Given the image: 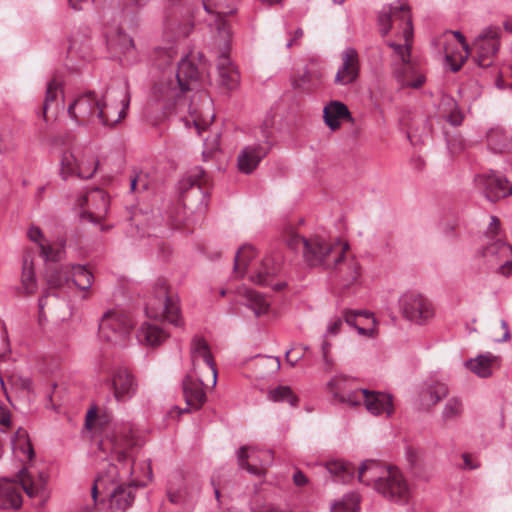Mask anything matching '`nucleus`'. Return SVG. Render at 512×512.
Returning a JSON list of instances; mask_svg holds the SVG:
<instances>
[{"label":"nucleus","instance_id":"412c9836","mask_svg":"<svg viewBox=\"0 0 512 512\" xmlns=\"http://www.w3.org/2000/svg\"><path fill=\"white\" fill-rule=\"evenodd\" d=\"M208 386L203 381V375L189 372L183 380V395L187 405L191 409H199L206 401V392Z\"/></svg>","mask_w":512,"mask_h":512},{"label":"nucleus","instance_id":"4468645a","mask_svg":"<svg viewBox=\"0 0 512 512\" xmlns=\"http://www.w3.org/2000/svg\"><path fill=\"white\" fill-rule=\"evenodd\" d=\"M191 358L193 368L190 372L203 375L205 384L215 386L217 371L210 348L204 338L200 336L193 338L191 343Z\"/></svg>","mask_w":512,"mask_h":512},{"label":"nucleus","instance_id":"423d86ee","mask_svg":"<svg viewBox=\"0 0 512 512\" xmlns=\"http://www.w3.org/2000/svg\"><path fill=\"white\" fill-rule=\"evenodd\" d=\"M358 480L372 486L384 498L396 503H408L411 497L409 483L395 466L368 460L358 468Z\"/></svg>","mask_w":512,"mask_h":512},{"label":"nucleus","instance_id":"a19ab883","mask_svg":"<svg viewBox=\"0 0 512 512\" xmlns=\"http://www.w3.org/2000/svg\"><path fill=\"white\" fill-rule=\"evenodd\" d=\"M269 399L274 402H287L291 406H296L298 397L293 393L289 386H278L269 391Z\"/></svg>","mask_w":512,"mask_h":512},{"label":"nucleus","instance_id":"20e7f679","mask_svg":"<svg viewBox=\"0 0 512 512\" xmlns=\"http://www.w3.org/2000/svg\"><path fill=\"white\" fill-rule=\"evenodd\" d=\"M199 72L197 67L187 58L184 57L178 63L175 75V82L160 83L155 87L157 100L151 109H163L162 116L157 118L154 124H159L162 119L168 117L172 111L182 109L188 110L194 123V128H204L196 116L197 109L193 106L196 95L199 97L206 96L205 93L199 92L193 94L189 100L187 93L194 92L198 87Z\"/></svg>","mask_w":512,"mask_h":512},{"label":"nucleus","instance_id":"c85d7f7f","mask_svg":"<svg viewBox=\"0 0 512 512\" xmlns=\"http://www.w3.org/2000/svg\"><path fill=\"white\" fill-rule=\"evenodd\" d=\"M236 293L243 298L245 305L249 307L257 317L266 316L270 313V302L261 293L247 287L238 288Z\"/></svg>","mask_w":512,"mask_h":512},{"label":"nucleus","instance_id":"c03bdc74","mask_svg":"<svg viewBox=\"0 0 512 512\" xmlns=\"http://www.w3.org/2000/svg\"><path fill=\"white\" fill-rule=\"evenodd\" d=\"M58 89H59V83L55 79L48 82L45 100L43 103V116L45 119H47L48 111L52 108L53 104L57 101Z\"/></svg>","mask_w":512,"mask_h":512},{"label":"nucleus","instance_id":"72a5a7b5","mask_svg":"<svg viewBox=\"0 0 512 512\" xmlns=\"http://www.w3.org/2000/svg\"><path fill=\"white\" fill-rule=\"evenodd\" d=\"M45 278L49 291L64 287L71 280V266H50Z\"/></svg>","mask_w":512,"mask_h":512},{"label":"nucleus","instance_id":"5fc2aeb1","mask_svg":"<svg viewBox=\"0 0 512 512\" xmlns=\"http://www.w3.org/2000/svg\"><path fill=\"white\" fill-rule=\"evenodd\" d=\"M462 460L463 464L461 468L463 469L473 470L480 466V462L478 461L477 457L471 453H463Z\"/></svg>","mask_w":512,"mask_h":512},{"label":"nucleus","instance_id":"4d7b16f0","mask_svg":"<svg viewBox=\"0 0 512 512\" xmlns=\"http://www.w3.org/2000/svg\"><path fill=\"white\" fill-rule=\"evenodd\" d=\"M406 458L411 466H416L421 458V451L415 447H408L406 450Z\"/></svg>","mask_w":512,"mask_h":512},{"label":"nucleus","instance_id":"6e6552de","mask_svg":"<svg viewBox=\"0 0 512 512\" xmlns=\"http://www.w3.org/2000/svg\"><path fill=\"white\" fill-rule=\"evenodd\" d=\"M210 179L202 169H195L179 183L181 207L171 215L172 225L176 228L188 226L187 211H200L205 205L209 193Z\"/></svg>","mask_w":512,"mask_h":512},{"label":"nucleus","instance_id":"4be33fe9","mask_svg":"<svg viewBox=\"0 0 512 512\" xmlns=\"http://www.w3.org/2000/svg\"><path fill=\"white\" fill-rule=\"evenodd\" d=\"M328 389L336 400L349 406H359L360 398L358 393H362L365 390L357 388L355 381L345 376L333 378L328 383Z\"/></svg>","mask_w":512,"mask_h":512},{"label":"nucleus","instance_id":"2eb2a0df","mask_svg":"<svg viewBox=\"0 0 512 512\" xmlns=\"http://www.w3.org/2000/svg\"><path fill=\"white\" fill-rule=\"evenodd\" d=\"M477 190L490 202H498L512 195V183L503 175L494 171L475 176Z\"/></svg>","mask_w":512,"mask_h":512},{"label":"nucleus","instance_id":"1a4fd4ad","mask_svg":"<svg viewBox=\"0 0 512 512\" xmlns=\"http://www.w3.org/2000/svg\"><path fill=\"white\" fill-rule=\"evenodd\" d=\"M499 227L500 221L492 217L486 233L489 242L481 250L480 255L495 273L508 277L512 273V246L500 238L496 239Z\"/></svg>","mask_w":512,"mask_h":512},{"label":"nucleus","instance_id":"bb28decb","mask_svg":"<svg viewBox=\"0 0 512 512\" xmlns=\"http://www.w3.org/2000/svg\"><path fill=\"white\" fill-rule=\"evenodd\" d=\"M323 119L329 128H339L344 121L353 123L348 107L340 101H331L324 107Z\"/></svg>","mask_w":512,"mask_h":512},{"label":"nucleus","instance_id":"8fccbe9b","mask_svg":"<svg viewBox=\"0 0 512 512\" xmlns=\"http://www.w3.org/2000/svg\"><path fill=\"white\" fill-rule=\"evenodd\" d=\"M302 85H305L306 88H312L317 85L320 80V73L317 71H312L309 69L304 70L302 75L299 78Z\"/></svg>","mask_w":512,"mask_h":512},{"label":"nucleus","instance_id":"393cba45","mask_svg":"<svg viewBox=\"0 0 512 512\" xmlns=\"http://www.w3.org/2000/svg\"><path fill=\"white\" fill-rule=\"evenodd\" d=\"M267 153L268 149L262 145L244 147L237 156L238 170L243 174L253 173Z\"/></svg>","mask_w":512,"mask_h":512},{"label":"nucleus","instance_id":"3c124183","mask_svg":"<svg viewBox=\"0 0 512 512\" xmlns=\"http://www.w3.org/2000/svg\"><path fill=\"white\" fill-rule=\"evenodd\" d=\"M306 350H307V347H304V346H301V345L300 346H295V347L291 348L286 353V361L292 367L295 366L298 363V361L300 359H302V357L304 356Z\"/></svg>","mask_w":512,"mask_h":512},{"label":"nucleus","instance_id":"7c9ffc66","mask_svg":"<svg viewBox=\"0 0 512 512\" xmlns=\"http://www.w3.org/2000/svg\"><path fill=\"white\" fill-rule=\"evenodd\" d=\"M465 366L477 376L485 378L492 375L493 371L499 367V362L498 357L486 354L468 360Z\"/></svg>","mask_w":512,"mask_h":512},{"label":"nucleus","instance_id":"4c0bfd02","mask_svg":"<svg viewBox=\"0 0 512 512\" xmlns=\"http://www.w3.org/2000/svg\"><path fill=\"white\" fill-rule=\"evenodd\" d=\"M71 280L81 290H88L93 283L92 273L82 265L71 266Z\"/></svg>","mask_w":512,"mask_h":512},{"label":"nucleus","instance_id":"f8f14e48","mask_svg":"<svg viewBox=\"0 0 512 512\" xmlns=\"http://www.w3.org/2000/svg\"><path fill=\"white\" fill-rule=\"evenodd\" d=\"M99 166L96 152L87 147L83 150L65 151L61 159V175L67 178L76 175L80 178H91Z\"/></svg>","mask_w":512,"mask_h":512},{"label":"nucleus","instance_id":"f257e3e1","mask_svg":"<svg viewBox=\"0 0 512 512\" xmlns=\"http://www.w3.org/2000/svg\"><path fill=\"white\" fill-rule=\"evenodd\" d=\"M143 445L139 434L130 425L114 428L99 442V449L115 463L99 476L92 488L95 500L99 490L109 493V508L115 512L129 509L135 499V489L151 480L152 469L148 459H138Z\"/></svg>","mask_w":512,"mask_h":512},{"label":"nucleus","instance_id":"aec40b11","mask_svg":"<svg viewBox=\"0 0 512 512\" xmlns=\"http://www.w3.org/2000/svg\"><path fill=\"white\" fill-rule=\"evenodd\" d=\"M341 65L338 67L334 77V84L347 86L354 83L360 73V60L357 50L353 47H346L340 54Z\"/></svg>","mask_w":512,"mask_h":512},{"label":"nucleus","instance_id":"c756f323","mask_svg":"<svg viewBox=\"0 0 512 512\" xmlns=\"http://www.w3.org/2000/svg\"><path fill=\"white\" fill-rule=\"evenodd\" d=\"M28 238L36 243L40 249V255L46 261L56 262L61 259L63 253L62 247L51 245L44 237L40 228L31 226L28 230Z\"/></svg>","mask_w":512,"mask_h":512},{"label":"nucleus","instance_id":"a878e982","mask_svg":"<svg viewBox=\"0 0 512 512\" xmlns=\"http://www.w3.org/2000/svg\"><path fill=\"white\" fill-rule=\"evenodd\" d=\"M345 322L357 329L359 334L368 337L376 335V320L366 310H345L343 312Z\"/></svg>","mask_w":512,"mask_h":512},{"label":"nucleus","instance_id":"58836bf2","mask_svg":"<svg viewBox=\"0 0 512 512\" xmlns=\"http://www.w3.org/2000/svg\"><path fill=\"white\" fill-rule=\"evenodd\" d=\"M326 468L330 474L334 475L342 482H349L355 474V467L346 462H330L327 463Z\"/></svg>","mask_w":512,"mask_h":512},{"label":"nucleus","instance_id":"9d476101","mask_svg":"<svg viewBox=\"0 0 512 512\" xmlns=\"http://www.w3.org/2000/svg\"><path fill=\"white\" fill-rule=\"evenodd\" d=\"M146 313L149 318L165 319L175 326L182 324L178 297L165 279L155 283L154 297L147 304Z\"/></svg>","mask_w":512,"mask_h":512},{"label":"nucleus","instance_id":"6ab92c4d","mask_svg":"<svg viewBox=\"0 0 512 512\" xmlns=\"http://www.w3.org/2000/svg\"><path fill=\"white\" fill-rule=\"evenodd\" d=\"M78 204L81 208L85 207L82 217H87L92 222H100L108 212L109 198L105 191L95 188L83 195Z\"/></svg>","mask_w":512,"mask_h":512},{"label":"nucleus","instance_id":"6e6d98bb","mask_svg":"<svg viewBox=\"0 0 512 512\" xmlns=\"http://www.w3.org/2000/svg\"><path fill=\"white\" fill-rule=\"evenodd\" d=\"M499 330V333L497 331L494 332V340L498 342L507 341L510 338V335L508 324L504 320L500 321Z\"/></svg>","mask_w":512,"mask_h":512},{"label":"nucleus","instance_id":"49530a36","mask_svg":"<svg viewBox=\"0 0 512 512\" xmlns=\"http://www.w3.org/2000/svg\"><path fill=\"white\" fill-rule=\"evenodd\" d=\"M203 8L207 14L210 15V19H207V23L210 27H215L218 32H221L224 28V17L221 13H214L212 6L206 1H202Z\"/></svg>","mask_w":512,"mask_h":512},{"label":"nucleus","instance_id":"e433bc0d","mask_svg":"<svg viewBox=\"0 0 512 512\" xmlns=\"http://www.w3.org/2000/svg\"><path fill=\"white\" fill-rule=\"evenodd\" d=\"M255 249L250 245H243L235 256L234 273L241 277L245 274L249 263L255 258Z\"/></svg>","mask_w":512,"mask_h":512},{"label":"nucleus","instance_id":"79ce46f5","mask_svg":"<svg viewBox=\"0 0 512 512\" xmlns=\"http://www.w3.org/2000/svg\"><path fill=\"white\" fill-rule=\"evenodd\" d=\"M240 85V73L238 67L226 54V92L234 91Z\"/></svg>","mask_w":512,"mask_h":512},{"label":"nucleus","instance_id":"e2e57ef3","mask_svg":"<svg viewBox=\"0 0 512 512\" xmlns=\"http://www.w3.org/2000/svg\"><path fill=\"white\" fill-rule=\"evenodd\" d=\"M499 132H500V130H491V132L487 134V140H488L489 146H491V148L493 150L502 152L504 148L493 146L494 139L501 135V133H499Z\"/></svg>","mask_w":512,"mask_h":512},{"label":"nucleus","instance_id":"de8ad7c7","mask_svg":"<svg viewBox=\"0 0 512 512\" xmlns=\"http://www.w3.org/2000/svg\"><path fill=\"white\" fill-rule=\"evenodd\" d=\"M359 508V496L356 494L350 495L347 499L336 503L333 506V512H356Z\"/></svg>","mask_w":512,"mask_h":512},{"label":"nucleus","instance_id":"37998d69","mask_svg":"<svg viewBox=\"0 0 512 512\" xmlns=\"http://www.w3.org/2000/svg\"><path fill=\"white\" fill-rule=\"evenodd\" d=\"M463 413V403L457 397L450 398L443 409L442 417L446 420H455Z\"/></svg>","mask_w":512,"mask_h":512},{"label":"nucleus","instance_id":"cd10ccee","mask_svg":"<svg viewBox=\"0 0 512 512\" xmlns=\"http://www.w3.org/2000/svg\"><path fill=\"white\" fill-rule=\"evenodd\" d=\"M168 337V332L158 324L151 322H144L137 333L138 341L142 345L152 348L161 345Z\"/></svg>","mask_w":512,"mask_h":512},{"label":"nucleus","instance_id":"dca6fc26","mask_svg":"<svg viewBox=\"0 0 512 512\" xmlns=\"http://www.w3.org/2000/svg\"><path fill=\"white\" fill-rule=\"evenodd\" d=\"M501 33L499 26H488L475 38L474 60L478 66L485 68L492 65V59L500 48Z\"/></svg>","mask_w":512,"mask_h":512},{"label":"nucleus","instance_id":"338daca9","mask_svg":"<svg viewBox=\"0 0 512 512\" xmlns=\"http://www.w3.org/2000/svg\"><path fill=\"white\" fill-rule=\"evenodd\" d=\"M212 485L214 487V493L216 496V499L220 501L221 497V480L217 478L216 476H213L211 479Z\"/></svg>","mask_w":512,"mask_h":512},{"label":"nucleus","instance_id":"c9c22d12","mask_svg":"<svg viewBox=\"0 0 512 512\" xmlns=\"http://www.w3.org/2000/svg\"><path fill=\"white\" fill-rule=\"evenodd\" d=\"M2 388L7 396V399L10 400L9 397V389L13 391H26L29 392L31 389V381L28 378H25L21 375L12 373L8 376L1 377Z\"/></svg>","mask_w":512,"mask_h":512},{"label":"nucleus","instance_id":"f704fd0d","mask_svg":"<svg viewBox=\"0 0 512 512\" xmlns=\"http://www.w3.org/2000/svg\"><path fill=\"white\" fill-rule=\"evenodd\" d=\"M448 388L445 384L433 382L421 393L420 401L423 407L429 408L436 405L440 400L446 397Z\"/></svg>","mask_w":512,"mask_h":512},{"label":"nucleus","instance_id":"680f3d73","mask_svg":"<svg viewBox=\"0 0 512 512\" xmlns=\"http://www.w3.org/2000/svg\"><path fill=\"white\" fill-rule=\"evenodd\" d=\"M138 186H141V188L144 190L147 189V183L145 181L144 175H138L136 178H134L131 181V190L132 191H138L139 190Z\"/></svg>","mask_w":512,"mask_h":512},{"label":"nucleus","instance_id":"f03ea898","mask_svg":"<svg viewBox=\"0 0 512 512\" xmlns=\"http://www.w3.org/2000/svg\"><path fill=\"white\" fill-rule=\"evenodd\" d=\"M283 242L288 248L302 251L305 263L336 273L346 286L354 285L361 276V266L350 252V246L341 239H329L321 235L301 236L293 226L284 229Z\"/></svg>","mask_w":512,"mask_h":512},{"label":"nucleus","instance_id":"a18cd8bd","mask_svg":"<svg viewBox=\"0 0 512 512\" xmlns=\"http://www.w3.org/2000/svg\"><path fill=\"white\" fill-rule=\"evenodd\" d=\"M221 133L215 132L205 137V149L203 156L205 158L212 157L214 152L220 150Z\"/></svg>","mask_w":512,"mask_h":512},{"label":"nucleus","instance_id":"473e14b6","mask_svg":"<svg viewBox=\"0 0 512 512\" xmlns=\"http://www.w3.org/2000/svg\"><path fill=\"white\" fill-rule=\"evenodd\" d=\"M34 254L30 249H26L23 255L21 289L23 293L31 295L36 291L37 285L33 266Z\"/></svg>","mask_w":512,"mask_h":512},{"label":"nucleus","instance_id":"b1692460","mask_svg":"<svg viewBox=\"0 0 512 512\" xmlns=\"http://www.w3.org/2000/svg\"><path fill=\"white\" fill-rule=\"evenodd\" d=\"M111 389L117 401H126L136 392V382L134 376L127 368L119 367L112 374Z\"/></svg>","mask_w":512,"mask_h":512},{"label":"nucleus","instance_id":"39448f33","mask_svg":"<svg viewBox=\"0 0 512 512\" xmlns=\"http://www.w3.org/2000/svg\"><path fill=\"white\" fill-rule=\"evenodd\" d=\"M120 96L121 111L117 117H111L110 111L105 110V95L99 97L94 91L79 94L69 104L67 112L69 117L78 126H107L116 125L126 116L130 104V93L127 87L117 91Z\"/></svg>","mask_w":512,"mask_h":512},{"label":"nucleus","instance_id":"9b49d317","mask_svg":"<svg viewBox=\"0 0 512 512\" xmlns=\"http://www.w3.org/2000/svg\"><path fill=\"white\" fill-rule=\"evenodd\" d=\"M133 320L129 313L112 309L104 313L99 324V337L112 345H122L133 329Z\"/></svg>","mask_w":512,"mask_h":512},{"label":"nucleus","instance_id":"0e129e2a","mask_svg":"<svg viewBox=\"0 0 512 512\" xmlns=\"http://www.w3.org/2000/svg\"><path fill=\"white\" fill-rule=\"evenodd\" d=\"M293 481L296 486H304L308 483V478L300 470H296L293 475Z\"/></svg>","mask_w":512,"mask_h":512},{"label":"nucleus","instance_id":"13d9d810","mask_svg":"<svg viewBox=\"0 0 512 512\" xmlns=\"http://www.w3.org/2000/svg\"><path fill=\"white\" fill-rule=\"evenodd\" d=\"M447 122L452 126H460L463 121V115L458 110H453L447 117Z\"/></svg>","mask_w":512,"mask_h":512},{"label":"nucleus","instance_id":"052dcab7","mask_svg":"<svg viewBox=\"0 0 512 512\" xmlns=\"http://www.w3.org/2000/svg\"><path fill=\"white\" fill-rule=\"evenodd\" d=\"M10 138L9 130H0V152H4L9 149Z\"/></svg>","mask_w":512,"mask_h":512},{"label":"nucleus","instance_id":"774afa93","mask_svg":"<svg viewBox=\"0 0 512 512\" xmlns=\"http://www.w3.org/2000/svg\"><path fill=\"white\" fill-rule=\"evenodd\" d=\"M412 165L416 171L421 172L425 168L426 162L424 161L423 158L417 157L413 159Z\"/></svg>","mask_w":512,"mask_h":512},{"label":"nucleus","instance_id":"ea45409f","mask_svg":"<svg viewBox=\"0 0 512 512\" xmlns=\"http://www.w3.org/2000/svg\"><path fill=\"white\" fill-rule=\"evenodd\" d=\"M444 139L451 154H458L466 147V138L461 130H445Z\"/></svg>","mask_w":512,"mask_h":512},{"label":"nucleus","instance_id":"5701e85b","mask_svg":"<svg viewBox=\"0 0 512 512\" xmlns=\"http://www.w3.org/2000/svg\"><path fill=\"white\" fill-rule=\"evenodd\" d=\"M360 405L363 404L367 411L373 415H385L389 417L394 412L392 397L382 392L364 390L358 393Z\"/></svg>","mask_w":512,"mask_h":512},{"label":"nucleus","instance_id":"7ed1b4c3","mask_svg":"<svg viewBox=\"0 0 512 512\" xmlns=\"http://www.w3.org/2000/svg\"><path fill=\"white\" fill-rule=\"evenodd\" d=\"M378 27L382 36H386L392 29L401 34L403 44L388 42V46L402 62V67L395 71L396 77L402 87L420 88L425 83V76L416 73L410 65L413 25L409 6L400 1L383 6L378 15Z\"/></svg>","mask_w":512,"mask_h":512},{"label":"nucleus","instance_id":"bf43d9fd","mask_svg":"<svg viewBox=\"0 0 512 512\" xmlns=\"http://www.w3.org/2000/svg\"><path fill=\"white\" fill-rule=\"evenodd\" d=\"M10 412L0 406V427L3 429V430H6L10 427Z\"/></svg>","mask_w":512,"mask_h":512},{"label":"nucleus","instance_id":"a211bd4d","mask_svg":"<svg viewBox=\"0 0 512 512\" xmlns=\"http://www.w3.org/2000/svg\"><path fill=\"white\" fill-rule=\"evenodd\" d=\"M280 268L279 258L272 254L266 255L251 268L250 279L256 284L270 286L275 291H281L285 288L286 284L284 282L273 283V279L279 273Z\"/></svg>","mask_w":512,"mask_h":512},{"label":"nucleus","instance_id":"f3484780","mask_svg":"<svg viewBox=\"0 0 512 512\" xmlns=\"http://www.w3.org/2000/svg\"><path fill=\"white\" fill-rule=\"evenodd\" d=\"M272 453L252 446H243L238 451V464L252 475L264 477L272 463Z\"/></svg>","mask_w":512,"mask_h":512},{"label":"nucleus","instance_id":"864d4df0","mask_svg":"<svg viewBox=\"0 0 512 512\" xmlns=\"http://www.w3.org/2000/svg\"><path fill=\"white\" fill-rule=\"evenodd\" d=\"M429 133L427 130H408L407 138L413 145H418L423 143L425 139H427Z\"/></svg>","mask_w":512,"mask_h":512},{"label":"nucleus","instance_id":"2f4dec72","mask_svg":"<svg viewBox=\"0 0 512 512\" xmlns=\"http://www.w3.org/2000/svg\"><path fill=\"white\" fill-rule=\"evenodd\" d=\"M12 448L14 456L22 463H26L33 459L34 450L28 433L24 429H18L12 440Z\"/></svg>","mask_w":512,"mask_h":512},{"label":"nucleus","instance_id":"0eeeda50","mask_svg":"<svg viewBox=\"0 0 512 512\" xmlns=\"http://www.w3.org/2000/svg\"><path fill=\"white\" fill-rule=\"evenodd\" d=\"M22 491L29 498H39L44 502L48 498L47 477L44 473H33L23 467L15 479L0 480V507L18 509L22 505Z\"/></svg>","mask_w":512,"mask_h":512},{"label":"nucleus","instance_id":"ddd939ff","mask_svg":"<svg viewBox=\"0 0 512 512\" xmlns=\"http://www.w3.org/2000/svg\"><path fill=\"white\" fill-rule=\"evenodd\" d=\"M398 304L402 316L417 325H425L435 316V307L432 301L416 291L403 293Z\"/></svg>","mask_w":512,"mask_h":512},{"label":"nucleus","instance_id":"09e8293b","mask_svg":"<svg viewBox=\"0 0 512 512\" xmlns=\"http://www.w3.org/2000/svg\"><path fill=\"white\" fill-rule=\"evenodd\" d=\"M111 46H115L117 49H119L122 53H129L130 51H132L134 49V41L133 39L123 33V32H119L118 35H117V39L115 42H111L110 43Z\"/></svg>","mask_w":512,"mask_h":512},{"label":"nucleus","instance_id":"69168bd1","mask_svg":"<svg viewBox=\"0 0 512 512\" xmlns=\"http://www.w3.org/2000/svg\"><path fill=\"white\" fill-rule=\"evenodd\" d=\"M342 326V320L341 319H335L328 327V333L330 335H336Z\"/></svg>","mask_w":512,"mask_h":512},{"label":"nucleus","instance_id":"603ef678","mask_svg":"<svg viewBox=\"0 0 512 512\" xmlns=\"http://www.w3.org/2000/svg\"><path fill=\"white\" fill-rule=\"evenodd\" d=\"M252 510L253 512H289L281 510L279 507L274 506L273 504L263 502L258 498L253 500Z\"/></svg>","mask_w":512,"mask_h":512}]
</instances>
